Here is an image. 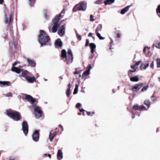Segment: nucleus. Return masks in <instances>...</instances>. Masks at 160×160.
I'll return each mask as SVG.
<instances>
[{"label": "nucleus", "mask_w": 160, "mask_h": 160, "mask_svg": "<svg viewBox=\"0 0 160 160\" xmlns=\"http://www.w3.org/2000/svg\"><path fill=\"white\" fill-rule=\"evenodd\" d=\"M64 14V10H63L60 13L56 16L55 18L52 19V21L53 25L51 28L50 27H48L50 32L55 33L57 32L58 27L60 26V24L58 23L59 21L60 18L63 17Z\"/></svg>", "instance_id": "f257e3e1"}, {"label": "nucleus", "mask_w": 160, "mask_h": 160, "mask_svg": "<svg viewBox=\"0 0 160 160\" xmlns=\"http://www.w3.org/2000/svg\"><path fill=\"white\" fill-rule=\"evenodd\" d=\"M38 38V41L41 46L45 45L50 40L49 36L43 30H40Z\"/></svg>", "instance_id": "f03ea898"}, {"label": "nucleus", "mask_w": 160, "mask_h": 160, "mask_svg": "<svg viewBox=\"0 0 160 160\" xmlns=\"http://www.w3.org/2000/svg\"><path fill=\"white\" fill-rule=\"evenodd\" d=\"M5 113L15 121H18L20 119V113L18 112H13L11 110H7L5 112Z\"/></svg>", "instance_id": "7ed1b4c3"}, {"label": "nucleus", "mask_w": 160, "mask_h": 160, "mask_svg": "<svg viewBox=\"0 0 160 160\" xmlns=\"http://www.w3.org/2000/svg\"><path fill=\"white\" fill-rule=\"evenodd\" d=\"M86 4V2L83 1L80 3V6L78 8H77V5H76L73 8V10L75 12L78 10L85 11L86 10L87 8Z\"/></svg>", "instance_id": "20e7f679"}, {"label": "nucleus", "mask_w": 160, "mask_h": 160, "mask_svg": "<svg viewBox=\"0 0 160 160\" xmlns=\"http://www.w3.org/2000/svg\"><path fill=\"white\" fill-rule=\"evenodd\" d=\"M61 57L64 60L65 59L64 61L66 62L67 64L69 65L70 64L69 59L70 58L68 57L67 55V52L66 50L63 49L62 50L61 52Z\"/></svg>", "instance_id": "39448f33"}, {"label": "nucleus", "mask_w": 160, "mask_h": 160, "mask_svg": "<svg viewBox=\"0 0 160 160\" xmlns=\"http://www.w3.org/2000/svg\"><path fill=\"white\" fill-rule=\"evenodd\" d=\"M26 99L33 105H36L38 103V101L36 99L33 98L29 95H27L26 96Z\"/></svg>", "instance_id": "423d86ee"}, {"label": "nucleus", "mask_w": 160, "mask_h": 160, "mask_svg": "<svg viewBox=\"0 0 160 160\" xmlns=\"http://www.w3.org/2000/svg\"><path fill=\"white\" fill-rule=\"evenodd\" d=\"M34 112L37 118H39L41 117L42 115V111L39 107H36L35 108Z\"/></svg>", "instance_id": "0eeeda50"}, {"label": "nucleus", "mask_w": 160, "mask_h": 160, "mask_svg": "<svg viewBox=\"0 0 160 160\" xmlns=\"http://www.w3.org/2000/svg\"><path fill=\"white\" fill-rule=\"evenodd\" d=\"M22 130L25 135H27L28 132V123L26 121H24L22 123Z\"/></svg>", "instance_id": "6e6552de"}, {"label": "nucleus", "mask_w": 160, "mask_h": 160, "mask_svg": "<svg viewBox=\"0 0 160 160\" xmlns=\"http://www.w3.org/2000/svg\"><path fill=\"white\" fill-rule=\"evenodd\" d=\"M33 140L35 142H37L39 139V133L38 131L36 130L34 131L32 135Z\"/></svg>", "instance_id": "1a4fd4ad"}, {"label": "nucleus", "mask_w": 160, "mask_h": 160, "mask_svg": "<svg viewBox=\"0 0 160 160\" xmlns=\"http://www.w3.org/2000/svg\"><path fill=\"white\" fill-rule=\"evenodd\" d=\"M143 86V84L141 83L138 84L133 87L132 88V91L133 92H135L138 91Z\"/></svg>", "instance_id": "9d476101"}, {"label": "nucleus", "mask_w": 160, "mask_h": 160, "mask_svg": "<svg viewBox=\"0 0 160 160\" xmlns=\"http://www.w3.org/2000/svg\"><path fill=\"white\" fill-rule=\"evenodd\" d=\"M4 19L5 23L9 25L10 24L11 22L12 19V15H10L9 17V20L8 19L7 16V14L6 12L4 13Z\"/></svg>", "instance_id": "9b49d317"}, {"label": "nucleus", "mask_w": 160, "mask_h": 160, "mask_svg": "<svg viewBox=\"0 0 160 160\" xmlns=\"http://www.w3.org/2000/svg\"><path fill=\"white\" fill-rule=\"evenodd\" d=\"M57 132L54 131L53 132L52 131L50 132L49 135V139L50 142L52 141L53 138L57 135Z\"/></svg>", "instance_id": "f8f14e48"}, {"label": "nucleus", "mask_w": 160, "mask_h": 160, "mask_svg": "<svg viewBox=\"0 0 160 160\" xmlns=\"http://www.w3.org/2000/svg\"><path fill=\"white\" fill-rule=\"evenodd\" d=\"M55 45L58 48H61L62 46V42L60 39H58L55 42Z\"/></svg>", "instance_id": "ddd939ff"}, {"label": "nucleus", "mask_w": 160, "mask_h": 160, "mask_svg": "<svg viewBox=\"0 0 160 160\" xmlns=\"http://www.w3.org/2000/svg\"><path fill=\"white\" fill-rule=\"evenodd\" d=\"M149 66V62L148 61L145 62V63H142L141 64L140 69L141 70H145Z\"/></svg>", "instance_id": "4468645a"}, {"label": "nucleus", "mask_w": 160, "mask_h": 160, "mask_svg": "<svg viewBox=\"0 0 160 160\" xmlns=\"http://www.w3.org/2000/svg\"><path fill=\"white\" fill-rule=\"evenodd\" d=\"M21 71L22 72V77L26 78L28 76H30L31 74L27 70H22Z\"/></svg>", "instance_id": "2eb2a0df"}, {"label": "nucleus", "mask_w": 160, "mask_h": 160, "mask_svg": "<svg viewBox=\"0 0 160 160\" xmlns=\"http://www.w3.org/2000/svg\"><path fill=\"white\" fill-rule=\"evenodd\" d=\"M64 29L65 27H64V25H62L60 27L58 31V33L60 36H62L64 34Z\"/></svg>", "instance_id": "dca6fc26"}, {"label": "nucleus", "mask_w": 160, "mask_h": 160, "mask_svg": "<svg viewBox=\"0 0 160 160\" xmlns=\"http://www.w3.org/2000/svg\"><path fill=\"white\" fill-rule=\"evenodd\" d=\"M57 157L59 160H61L63 158V153L61 149L58 150L57 153Z\"/></svg>", "instance_id": "f3484780"}, {"label": "nucleus", "mask_w": 160, "mask_h": 160, "mask_svg": "<svg viewBox=\"0 0 160 160\" xmlns=\"http://www.w3.org/2000/svg\"><path fill=\"white\" fill-rule=\"evenodd\" d=\"M26 79L28 82L31 83L34 82L36 80L35 78L34 77H31L29 76L26 77Z\"/></svg>", "instance_id": "a211bd4d"}, {"label": "nucleus", "mask_w": 160, "mask_h": 160, "mask_svg": "<svg viewBox=\"0 0 160 160\" xmlns=\"http://www.w3.org/2000/svg\"><path fill=\"white\" fill-rule=\"evenodd\" d=\"M27 61L29 65L31 67H34L35 66L36 64L33 60L29 58H27Z\"/></svg>", "instance_id": "6ab92c4d"}, {"label": "nucleus", "mask_w": 160, "mask_h": 160, "mask_svg": "<svg viewBox=\"0 0 160 160\" xmlns=\"http://www.w3.org/2000/svg\"><path fill=\"white\" fill-rule=\"evenodd\" d=\"M11 70L13 72H15L18 74H19L21 72L22 70L17 67L12 66Z\"/></svg>", "instance_id": "aec40b11"}, {"label": "nucleus", "mask_w": 160, "mask_h": 160, "mask_svg": "<svg viewBox=\"0 0 160 160\" xmlns=\"http://www.w3.org/2000/svg\"><path fill=\"white\" fill-rule=\"evenodd\" d=\"M10 82L8 81H0V87H3V86H10Z\"/></svg>", "instance_id": "412c9836"}, {"label": "nucleus", "mask_w": 160, "mask_h": 160, "mask_svg": "<svg viewBox=\"0 0 160 160\" xmlns=\"http://www.w3.org/2000/svg\"><path fill=\"white\" fill-rule=\"evenodd\" d=\"M130 7V6H128L126 7L125 8L122 9L120 13L122 15L124 14L128 11Z\"/></svg>", "instance_id": "4be33fe9"}, {"label": "nucleus", "mask_w": 160, "mask_h": 160, "mask_svg": "<svg viewBox=\"0 0 160 160\" xmlns=\"http://www.w3.org/2000/svg\"><path fill=\"white\" fill-rule=\"evenodd\" d=\"M131 81L133 82H137L139 81V79L137 76H134L131 77L130 78Z\"/></svg>", "instance_id": "5701e85b"}, {"label": "nucleus", "mask_w": 160, "mask_h": 160, "mask_svg": "<svg viewBox=\"0 0 160 160\" xmlns=\"http://www.w3.org/2000/svg\"><path fill=\"white\" fill-rule=\"evenodd\" d=\"M114 1L115 0H105L104 3L105 5H110L113 3Z\"/></svg>", "instance_id": "b1692460"}, {"label": "nucleus", "mask_w": 160, "mask_h": 160, "mask_svg": "<svg viewBox=\"0 0 160 160\" xmlns=\"http://www.w3.org/2000/svg\"><path fill=\"white\" fill-rule=\"evenodd\" d=\"M49 13V11H47L45 12L44 13V16L45 19L47 20H48L49 18V15H48Z\"/></svg>", "instance_id": "393cba45"}, {"label": "nucleus", "mask_w": 160, "mask_h": 160, "mask_svg": "<svg viewBox=\"0 0 160 160\" xmlns=\"http://www.w3.org/2000/svg\"><path fill=\"white\" fill-rule=\"evenodd\" d=\"M102 25L101 24H99L96 29L95 32H98L99 31H101L102 30Z\"/></svg>", "instance_id": "a878e982"}, {"label": "nucleus", "mask_w": 160, "mask_h": 160, "mask_svg": "<svg viewBox=\"0 0 160 160\" xmlns=\"http://www.w3.org/2000/svg\"><path fill=\"white\" fill-rule=\"evenodd\" d=\"M144 104L149 108L150 106V102L149 100H146L144 101Z\"/></svg>", "instance_id": "bb28decb"}, {"label": "nucleus", "mask_w": 160, "mask_h": 160, "mask_svg": "<svg viewBox=\"0 0 160 160\" xmlns=\"http://www.w3.org/2000/svg\"><path fill=\"white\" fill-rule=\"evenodd\" d=\"M68 88L66 91V93L67 96L68 98L69 97V92L70 90V83H69L68 85Z\"/></svg>", "instance_id": "cd10ccee"}, {"label": "nucleus", "mask_w": 160, "mask_h": 160, "mask_svg": "<svg viewBox=\"0 0 160 160\" xmlns=\"http://www.w3.org/2000/svg\"><path fill=\"white\" fill-rule=\"evenodd\" d=\"M91 49H94L96 48V45L95 43H91L89 44Z\"/></svg>", "instance_id": "c85d7f7f"}, {"label": "nucleus", "mask_w": 160, "mask_h": 160, "mask_svg": "<svg viewBox=\"0 0 160 160\" xmlns=\"http://www.w3.org/2000/svg\"><path fill=\"white\" fill-rule=\"evenodd\" d=\"M90 74V71L89 70H87V71L84 72L82 74V76H87L89 75Z\"/></svg>", "instance_id": "c756f323"}, {"label": "nucleus", "mask_w": 160, "mask_h": 160, "mask_svg": "<svg viewBox=\"0 0 160 160\" xmlns=\"http://www.w3.org/2000/svg\"><path fill=\"white\" fill-rule=\"evenodd\" d=\"M97 36L99 38L100 40H103L105 39V38L102 37L101 36L100 34L98 32H95Z\"/></svg>", "instance_id": "7c9ffc66"}, {"label": "nucleus", "mask_w": 160, "mask_h": 160, "mask_svg": "<svg viewBox=\"0 0 160 160\" xmlns=\"http://www.w3.org/2000/svg\"><path fill=\"white\" fill-rule=\"evenodd\" d=\"M78 85H76L75 86V88L74 90V92H73V94H76L78 93Z\"/></svg>", "instance_id": "2f4dec72"}, {"label": "nucleus", "mask_w": 160, "mask_h": 160, "mask_svg": "<svg viewBox=\"0 0 160 160\" xmlns=\"http://www.w3.org/2000/svg\"><path fill=\"white\" fill-rule=\"evenodd\" d=\"M149 48L147 47H145L143 50L144 53H148L149 52Z\"/></svg>", "instance_id": "473e14b6"}, {"label": "nucleus", "mask_w": 160, "mask_h": 160, "mask_svg": "<svg viewBox=\"0 0 160 160\" xmlns=\"http://www.w3.org/2000/svg\"><path fill=\"white\" fill-rule=\"evenodd\" d=\"M75 33L76 34V37H77V38L80 41L82 39V37H81V35L80 34H79L78 33V32L77 31Z\"/></svg>", "instance_id": "72a5a7b5"}, {"label": "nucleus", "mask_w": 160, "mask_h": 160, "mask_svg": "<svg viewBox=\"0 0 160 160\" xmlns=\"http://www.w3.org/2000/svg\"><path fill=\"white\" fill-rule=\"evenodd\" d=\"M148 85L146 86H144L141 90L142 92H144L146 91L148 89Z\"/></svg>", "instance_id": "f704fd0d"}, {"label": "nucleus", "mask_w": 160, "mask_h": 160, "mask_svg": "<svg viewBox=\"0 0 160 160\" xmlns=\"http://www.w3.org/2000/svg\"><path fill=\"white\" fill-rule=\"evenodd\" d=\"M158 68H160V58H158L156 59Z\"/></svg>", "instance_id": "c9c22d12"}, {"label": "nucleus", "mask_w": 160, "mask_h": 160, "mask_svg": "<svg viewBox=\"0 0 160 160\" xmlns=\"http://www.w3.org/2000/svg\"><path fill=\"white\" fill-rule=\"evenodd\" d=\"M35 0H28V3L31 6L33 5L35 2Z\"/></svg>", "instance_id": "e433bc0d"}, {"label": "nucleus", "mask_w": 160, "mask_h": 160, "mask_svg": "<svg viewBox=\"0 0 160 160\" xmlns=\"http://www.w3.org/2000/svg\"><path fill=\"white\" fill-rule=\"evenodd\" d=\"M153 45L157 48L160 49V42H159L158 44L155 43Z\"/></svg>", "instance_id": "4c0bfd02"}, {"label": "nucleus", "mask_w": 160, "mask_h": 160, "mask_svg": "<svg viewBox=\"0 0 160 160\" xmlns=\"http://www.w3.org/2000/svg\"><path fill=\"white\" fill-rule=\"evenodd\" d=\"M139 106L138 105H134L132 107V108L133 110H138V108Z\"/></svg>", "instance_id": "58836bf2"}, {"label": "nucleus", "mask_w": 160, "mask_h": 160, "mask_svg": "<svg viewBox=\"0 0 160 160\" xmlns=\"http://www.w3.org/2000/svg\"><path fill=\"white\" fill-rule=\"evenodd\" d=\"M143 109H144L146 110H147V109H146V107L144 106H142L138 108V110L140 111H141Z\"/></svg>", "instance_id": "ea45409f"}, {"label": "nucleus", "mask_w": 160, "mask_h": 160, "mask_svg": "<svg viewBox=\"0 0 160 160\" xmlns=\"http://www.w3.org/2000/svg\"><path fill=\"white\" fill-rule=\"evenodd\" d=\"M102 0H97L95 2V3L96 4H99L102 3Z\"/></svg>", "instance_id": "a19ab883"}, {"label": "nucleus", "mask_w": 160, "mask_h": 160, "mask_svg": "<svg viewBox=\"0 0 160 160\" xmlns=\"http://www.w3.org/2000/svg\"><path fill=\"white\" fill-rule=\"evenodd\" d=\"M156 11L157 13H160V5L158 6Z\"/></svg>", "instance_id": "79ce46f5"}, {"label": "nucleus", "mask_w": 160, "mask_h": 160, "mask_svg": "<svg viewBox=\"0 0 160 160\" xmlns=\"http://www.w3.org/2000/svg\"><path fill=\"white\" fill-rule=\"evenodd\" d=\"M131 68H133L134 69V70H135V71H136V70L138 68V67H136L135 65H132L131 66Z\"/></svg>", "instance_id": "37998d69"}, {"label": "nucleus", "mask_w": 160, "mask_h": 160, "mask_svg": "<svg viewBox=\"0 0 160 160\" xmlns=\"http://www.w3.org/2000/svg\"><path fill=\"white\" fill-rule=\"evenodd\" d=\"M12 94L11 92H9L5 94V96L7 97L12 96Z\"/></svg>", "instance_id": "c03bdc74"}, {"label": "nucleus", "mask_w": 160, "mask_h": 160, "mask_svg": "<svg viewBox=\"0 0 160 160\" xmlns=\"http://www.w3.org/2000/svg\"><path fill=\"white\" fill-rule=\"evenodd\" d=\"M89 40L88 39H87L86 40V44H85V46L86 47L88 46L89 44Z\"/></svg>", "instance_id": "a18cd8bd"}, {"label": "nucleus", "mask_w": 160, "mask_h": 160, "mask_svg": "<svg viewBox=\"0 0 160 160\" xmlns=\"http://www.w3.org/2000/svg\"><path fill=\"white\" fill-rule=\"evenodd\" d=\"M90 20L92 22L94 21V19L93 18V16L92 15H91L90 16Z\"/></svg>", "instance_id": "49530a36"}, {"label": "nucleus", "mask_w": 160, "mask_h": 160, "mask_svg": "<svg viewBox=\"0 0 160 160\" xmlns=\"http://www.w3.org/2000/svg\"><path fill=\"white\" fill-rule=\"evenodd\" d=\"M73 55L72 52L71 51V59L72 60L71 62V63H72L73 61Z\"/></svg>", "instance_id": "de8ad7c7"}, {"label": "nucleus", "mask_w": 160, "mask_h": 160, "mask_svg": "<svg viewBox=\"0 0 160 160\" xmlns=\"http://www.w3.org/2000/svg\"><path fill=\"white\" fill-rule=\"evenodd\" d=\"M113 44V41L111 38H110V48L111 49L112 48V45Z\"/></svg>", "instance_id": "09e8293b"}, {"label": "nucleus", "mask_w": 160, "mask_h": 160, "mask_svg": "<svg viewBox=\"0 0 160 160\" xmlns=\"http://www.w3.org/2000/svg\"><path fill=\"white\" fill-rule=\"evenodd\" d=\"M81 106L82 105L80 103H78L76 105V108H78L79 107H81Z\"/></svg>", "instance_id": "8fccbe9b"}, {"label": "nucleus", "mask_w": 160, "mask_h": 160, "mask_svg": "<svg viewBox=\"0 0 160 160\" xmlns=\"http://www.w3.org/2000/svg\"><path fill=\"white\" fill-rule=\"evenodd\" d=\"M141 62V61H138V62H137L135 64V65L136 66V67H138L139 65L140 64V63Z\"/></svg>", "instance_id": "3c124183"}, {"label": "nucleus", "mask_w": 160, "mask_h": 160, "mask_svg": "<svg viewBox=\"0 0 160 160\" xmlns=\"http://www.w3.org/2000/svg\"><path fill=\"white\" fill-rule=\"evenodd\" d=\"M150 67L152 68H154V64L153 62H152L150 65Z\"/></svg>", "instance_id": "603ef678"}, {"label": "nucleus", "mask_w": 160, "mask_h": 160, "mask_svg": "<svg viewBox=\"0 0 160 160\" xmlns=\"http://www.w3.org/2000/svg\"><path fill=\"white\" fill-rule=\"evenodd\" d=\"M92 35H93V34L91 32H90L89 33L88 36V37H92L93 38L94 37L92 36Z\"/></svg>", "instance_id": "864d4df0"}, {"label": "nucleus", "mask_w": 160, "mask_h": 160, "mask_svg": "<svg viewBox=\"0 0 160 160\" xmlns=\"http://www.w3.org/2000/svg\"><path fill=\"white\" fill-rule=\"evenodd\" d=\"M151 99L152 100V101H153L156 100L154 96H152L151 97Z\"/></svg>", "instance_id": "5fc2aeb1"}, {"label": "nucleus", "mask_w": 160, "mask_h": 160, "mask_svg": "<svg viewBox=\"0 0 160 160\" xmlns=\"http://www.w3.org/2000/svg\"><path fill=\"white\" fill-rule=\"evenodd\" d=\"M18 63L19 62H14V63L12 64V66L14 67L16 65V64Z\"/></svg>", "instance_id": "6e6d98bb"}, {"label": "nucleus", "mask_w": 160, "mask_h": 160, "mask_svg": "<svg viewBox=\"0 0 160 160\" xmlns=\"http://www.w3.org/2000/svg\"><path fill=\"white\" fill-rule=\"evenodd\" d=\"M89 68L88 70H89V71H90V69L92 68V67L91 64H89Z\"/></svg>", "instance_id": "4d7b16f0"}, {"label": "nucleus", "mask_w": 160, "mask_h": 160, "mask_svg": "<svg viewBox=\"0 0 160 160\" xmlns=\"http://www.w3.org/2000/svg\"><path fill=\"white\" fill-rule=\"evenodd\" d=\"M74 74H79V72L78 71H76L74 73Z\"/></svg>", "instance_id": "13d9d810"}, {"label": "nucleus", "mask_w": 160, "mask_h": 160, "mask_svg": "<svg viewBox=\"0 0 160 160\" xmlns=\"http://www.w3.org/2000/svg\"><path fill=\"white\" fill-rule=\"evenodd\" d=\"M91 49V52L92 53H93L94 52V49Z\"/></svg>", "instance_id": "bf43d9fd"}, {"label": "nucleus", "mask_w": 160, "mask_h": 160, "mask_svg": "<svg viewBox=\"0 0 160 160\" xmlns=\"http://www.w3.org/2000/svg\"><path fill=\"white\" fill-rule=\"evenodd\" d=\"M117 36L118 38H119L120 37V34H117Z\"/></svg>", "instance_id": "052dcab7"}, {"label": "nucleus", "mask_w": 160, "mask_h": 160, "mask_svg": "<svg viewBox=\"0 0 160 160\" xmlns=\"http://www.w3.org/2000/svg\"><path fill=\"white\" fill-rule=\"evenodd\" d=\"M79 111L81 112L85 111L83 109H80L79 110Z\"/></svg>", "instance_id": "680f3d73"}, {"label": "nucleus", "mask_w": 160, "mask_h": 160, "mask_svg": "<svg viewBox=\"0 0 160 160\" xmlns=\"http://www.w3.org/2000/svg\"><path fill=\"white\" fill-rule=\"evenodd\" d=\"M3 2V0H0V4H2Z\"/></svg>", "instance_id": "e2e57ef3"}, {"label": "nucleus", "mask_w": 160, "mask_h": 160, "mask_svg": "<svg viewBox=\"0 0 160 160\" xmlns=\"http://www.w3.org/2000/svg\"><path fill=\"white\" fill-rule=\"evenodd\" d=\"M135 71H135V70L134 71H132V70H130L129 71V72H135Z\"/></svg>", "instance_id": "0e129e2a"}, {"label": "nucleus", "mask_w": 160, "mask_h": 160, "mask_svg": "<svg viewBox=\"0 0 160 160\" xmlns=\"http://www.w3.org/2000/svg\"><path fill=\"white\" fill-rule=\"evenodd\" d=\"M87 114L88 115H90V112H88V111H87Z\"/></svg>", "instance_id": "69168bd1"}, {"label": "nucleus", "mask_w": 160, "mask_h": 160, "mask_svg": "<svg viewBox=\"0 0 160 160\" xmlns=\"http://www.w3.org/2000/svg\"><path fill=\"white\" fill-rule=\"evenodd\" d=\"M59 128H62V131H63V128H62V126L61 125H59Z\"/></svg>", "instance_id": "338daca9"}, {"label": "nucleus", "mask_w": 160, "mask_h": 160, "mask_svg": "<svg viewBox=\"0 0 160 160\" xmlns=\"http://www.w3.org/2000/svg\"><path fill=\"white\" fill-rule=\"evenodd\" d=\"M48 157H49V158H51V155L50 154H48Z\"/></svg>", "instance_id": "774afa93"}]
</instances>
